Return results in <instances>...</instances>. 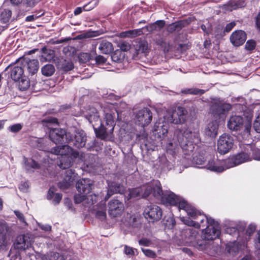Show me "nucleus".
<instances>
[{"instance_id":"obj_1","label":"nucleus","mask_w":260,"mask_h":260,"mask_svg":"<svg viewBox=\"0 0 260 260\" xmlns=\"http://www.w3.org/2000/svg\"><path fill=\"white\" fill-rule=\"evenodd\" d=\"M104 113V120L106 127L100 123L92 124V126L96 137L103 140L111 141L113 138V131L115 125V119L118 113L115 106L109 103H105L100 106Z\"/></svg>"},{"instance_id":"obj_2","label":"nucleus","mask_w":260,"mask_h":260,"mask_svg":"<svg viewBox=\"0 0 260 260\" xmlns=\"http://www.w3.org/2000/svg\"><path fill=\"white\" fill-rule=\"evenodd\" d=\"M207 227L203 231L201 239H197L193 246L200 250H205L209 255H213L217 248L213 245V240L218 237L220 232L217 223L211 217H206Z\"/></svg>"},{"instance_id":"obj_3","label":"nucleus","mask_w":260,"mask_h":260,"mask_svg":"<svg viewBox=\"0 0 260 260\" xmlns=\"http://www.w3.org/2000/svg\"><path fill=\"white\" fill-rule=\"evenodd\" d=\"M178 144L182 149L184 154L190 155L193 152L195 145L200 141L199 131L184 127L177 129L175 132Z\"/></svg>"},{"instance_id":"obj_4","label":"nucleus","mask_w":260,"mask_h":260,"mask_svg":"<svg viewBox=\"0 0 260 260\" xmlns=\"http://www.w3.org/2000/svg\"><path fill=\"white\" fill-rule=\"evenodd\" d=\"M155 186L156 189L158 191L157 192L155 193L156 199L160 200L164 204H168L173 206L178 205L179 210H184L187 215L193 216L196 214L194 207L188 205L181 197L170 191H163L160 182H156Z\"/></svg>"},{"instance_id":"obj_5","label":"nucleus","mask_w":260,"mask_h":260,"mask_svg":"<svg viewBox=\"0 0 260 260\" xmlns=\"http://www.w3.org/2000/svg\"><path fill=\"white\" fill-rule=\"evenodd\" d=\"M10 69V76L11 78L14 82H19L21 89L22 90L27 89L30 86L29 80L24 75V68L18 59L14 64L8 66L5 71Z\"/></svg>"},{"instance_id":"obj_6","label":"nucleus","mask_w":260,"mask_h":260,"mask_svg":"<svg viewBox=\"0 0 260 260\" xmlns=\"http://www.w3.org/2000/svg\"><path fill=\"white\" fill-rule=\"evenodd\" d=\"M241 148L240 152L225 159L226 168L230 169L252 160V145L245 144Z\"/></svg>"},{"instance_id":"obj_7","label":"nucleus","mask_w":260,"mask_h":260,"mask_svg":"<svg viewBox=\"0 0 260 260\" xmlns=\"http://www.w3.org/2000/svg\"><path fill=\"white\" fill-rule=\"evenodd\" d=\"M188 118L187 111L183 107L178 106L172 113H168L164 116L165 120L175 124L185 123Z\"/></svg>"},{"instance_id":"obj_8","label":"nucleus","mask_w":260,"mask_h":260,"mask_svg":"<svg viewBox=\"0 0 260 260\" xmlns=\"http://www.w3.org/2000/svg\"><path fill=\"white\" fill-rule=\"evenodd\" d=\"M86 142V134L83 130L76 131L74 135L70 132L66 136V142L80 148L85 146Z\"/></svg>"},{"instance_id":"obj_9","label":"nucleus","mask_w":260,"mask_h":260,"mask_svg":"<svg viewBox=\"0 0 260 260\" xmlns=\"http://www.w3.org/2000/svg\"><path fill=\"white\" fill-rule=\"evenodd\" d=\"M207 158L206 164L204 166H201V168H205L216 173H221L229 169L226 168L225 160L221 161L210 155H209Z\"/></svg>"},{"instance_id":"obj_10","label":"nucleus","mask_w":260,"mask_h":260,"mask_svg":"<svg viewBox=\"0 0 260 260\" xmlns=\"http://www.w3.org/2000/svg\"><path fill=\"white\" fill-rule=\"evenodd\" d=\"M231 104L221 101H215L211 106V112L216 118H224L226 113L231 110Z\"/></svg>"},{"instance_id":"obj_11","label":"nucleus","mask_w":260,"mask_h":260,"mask_svg":"<svg viewBox=\"0 0 260 260\" xmlns=\"http://www.w3.org/2000/svg\"><path fill=\"white\" fill-rule=\"evenodd\" d=\"M50 152L62 156H72L74 158H80L79 152L68 145L57 146L50 149Z\"/></svg>"},{"instance_id":"obj_12","label":"nucleus","mask_w":260,"mask_h":260,"mask_svg":"<svg viewBox=\"0 0 260 260\" xmlns=\"http://www.w3.org/2000/svg\"><path fill=\"white\" fill-rule=\"evenodd\" d=\"M152 120V113L149 108H144L136 113V122L142 127L148 125Z\"/></svg>"},{"instance_id":"obj_13","label":"nucleus","mask_w":260,"mask_h":260,"mask_svg":"<svg viewBox=\"0 0 260 260\" xmlns=\"http://www.w3.org/2000/svg\"><path fill=\"white\" fill-rule=\"evenodd\" d=\"M234 140L229 135L223 134L220 136L217 142V149L222 154L228 153L233 147Z\"/></svg>"},{"instance_id":"obj_14","label":"nucleus","mask_w":260,"mask_h":260,"mask_svg":"<svg viewBox=\"0 0 260 260\" xmlns=\"http://www.w3.org/2000/svg\"><path fill=\"white\" fill-rule=\"evenodd\" d=\"M143 214L149 222H154L161 218L162 212L160 208L158 206L150 205L145 208Z\"/></svg>"},{"instance_id":"obj_15","label":"nucleus","mask_w":260,"mask_h":260,"mask_svg":"<svg viewBox=\"0 0 260 260\" xmlns=\"http://www.w3.org/2000/svg\"><path fill=\"white\" fill-rule=\"evenodd\" d=\"M32 243V240L30 236L28 234H23L16 237L13 245L15 249L24 250L30 247Z\"/></svg>"},{"instance_id":"obj_16","label":"nucleus","mask_w":260,"mask_h":260,"mask_svg":"<svg viewBox=\"0 0 260 260\" xmlns=\"http://www.w3.org/2000/svg\"><path fill=\"white\" fill-rule=\"evenodd\" d=\"M196 214L193 216L188 215L193 219H196L197 221H194L190 219H188L185 220V223L188 226H193L196 228H199L201 226H205L208 223L206 222V217H209L206 215H202L201 212L196 209H195Z\"/></svg>"},{"instance_id":"obj_17","label":"nucleus","mask_w":260,"mask_h":260,"mask_svg":"<svg viewBox=\"0 0 260 260\" xmlns=\"http://www.w3.org/2000/svg\"><path fill=\"white\" fill-rule=\"evenodd\" d=\"M70 132L65 129L58 128H51L49 132L50 139L54 143L58 144L66 142V136Z\"/></svg>"},{"instance_id":"obj_18","label":"nucleus","mask_w":260,"mask_h":260,"mask_svg":"<svg viewBox=\"0 0 260 260\" xmlns=\"http://www.w3.org/2000/svg\"><path fill=\"white\" fill-rule=\"evenodd\" d=\"M124 211V206L122 202L118 200H112L108 203V213L112 217L121 215Z\"/></svg>"},{"instance_id":"obj_19","label":"nucleus","mask_w":260,"mask_h":260,"mask_svg":"<svg viewBox=\"0 0 260 260\" xmlns=\"http://www.w3.org/2000/svg\"><path fill=\"white\" fill-rule=\"evenodd\" d=\"M167 120L159 119L156 122L153 128L154 135L158 138H164L168 133V124Z\"/></svg>"},{"instance_id":"obj_20","label":"nucleus","mask_w":260,"mask_h":260,"mask_svg":"<svg viewBox=\"0 0 260 260\" xmlns=\"http://www.w3.org/2000/svg\"><path fill=\"white\" fill-rule=\"evenodd\" d=\"M93 181L88 178H82L79 180L76 184L78 191L81 194H87L92 190Z\"/></svg>"},{"instance_id":"obj_21","label":"nucleus","mask_w":260,"mask_h":260,"mask_svg":"<svg viewBox=\"0 0 260 260\" xmlns=\"http://www.w3.org/2000/svg\"><path fill=\"white\" fill-rule=\"evenodd\" d=\"M19 62H21L23 68L26 67L29 74L34 75L39 69V61L37 59H28L24 58V56L18 59Z\"/></svg>"},{"instance_id":"obj_22","label":"nucleus","mask_w":260,"mask_h":260,"mask_svg":"<svg viewBox=\"0 0 260 260\" xmlns=\"http://www.w3.org/2000/svg\"><path fill=\"white\" fill-rule=\"evenodd\" d=\"M86 119L92 125L100 123V115L97 109L94 107L89 106L84 112Z\"/></svg>"},{"instance_id":"obj_23","label":"nucleus","mask_w":260,"mask_h":260,"mask_svg":"<svg viewBox=\"0 0 260 260\" xmlns=\"http://www.w3.org/2000/svg\"><path fill=\"white\" fill-rule=\"evenodd\" d=\"M244 125V119L241 116L233 115L230 117L228 121V128L234 131L240 130Z\"/></svg>"},{"instance_id":"obj_24","label":"nucleus","mask_w":260,"mask_h":260,"mask_svg":"<svg viewBox=\"0 0 260 260\" xmlns=\"http://www.w3.org/2000/svg\"><path fill=\"white\" fill-rule=\"evenodd\" d=\"M246 40V33L241 30L234 31L230 36L231 43L235 46H240L243 44Z\"/></svg>"},{"instance_id":"obj_25","label":"nucleus","mask_w":260,"mask_h":260,"mask_svg":"<svg viewBox=\"0 0 260 260\" xmlns=\"http://www.w3.org/2000/svg\"><path fill=\"white\" fill-rule=\"evenodd\" d=\"M190 23V19H184L176 21L167 26L166 30L169 33L172 34L180 31L183 28L187 26Z\"/></svg>"},{"instance_id":"obj_26","label":"nucleus","mask_w":260,"mask_h":260,"mask_svg":"<svg viewBox=\"0 0 260 260\" xmlns=\"http://www.w3.org/2000/svg\"><path fill=\"white\" fill-rule=\"evenodd\" d=\"M124 190L125 188L124 186L120 183L115 182L109 183L107 194L105 199L107 200L111 196L115 193L122 194L124 192Z\"/></svg>"},{"instance_id":"obj_27","label":"nucleus","mask_w":260,"mask_h":260,"mask_svg":"<svg viewBox=\"0 0 260 260\" xmlns=\"http://www.w3.org/2000/svg\"><path fill=\"white\" fill-rule=\"evenodd\" d=\"M218 123L216 120L210 122L205 128V134L211 138H215L217 135Z\"/></svg>"},{"instance_id":"obj_28","label":"nucleus","mask_w":260,"mask_h":260,"mask_svg":"<svg viewBox=\"0 0 260 260\" xmlns=\"http://www.w3.org/2000/svg\"><path fill=\"white\" fill-rule=\"evenodd\" d=\"M156 182L159 181L158 180H154L150 184H147L142 187L143 189L142 198H147L151 193H152L153 196L156 198V196L155 193L158 191L156 189V187L155 186Z\"/></svg>"},{"instance_id":"obj_29","label":"nucleus","mask_w":260,"mask_h":260,"mask_svg":"<svg viewBox=\"0 0 260 260\" xmlns=\"http://www.w3.org/2000/svg\"><path fill=\"white\" fill-rule=\"evenodd\" d=\"M56 66L58 69L65 72L70 71L74 68V64L71 60L63 58L59 59Z\"/></svg>"},{"instance_id":"obj_30","label":"nucleus","mask_w":260,"mask_h":260,"mask_svg":"<svg viewBox=\"0 0 260 260\" xmlns=\"http://www.w3.org/2000/svg\"><path fill=\"white\" fill-rule=\"evenodd\" d=\"M99 49L101 53L108 54L113 50L112 44L105 40L99 42Z\"/></svg>"},{"instance_id":"obj_31","label":"nucleus","mask_w":260,"mask_h":260,"mask_svg":"<svg viewBox=\"0 0 260 260\" xmlns=\"http://www.w3.org/2000/svg\"><path fill=\"white\" fill-rule=\"evenodd\" d=\"M245 5V2L243 0L230 1L224 5V8L228 11H232L233 10L244 7Z\"/></svg>"},{"instance_id":"obj_32","label":"nucleus","mask_w":260,"mask_h":260,"mask_svg":"<svg viewBox=\"0 0 260 260\" xmlns=\"http://www.w3.org/2000/svg\"><path fill=\"white\" fill-rule=\"evenodd\" d=\"M166 24L165 20H157L154 23L149 24L146 26L148 31L152 32L153 31H159Z\"/></svg>"},{"instance_id":"obj_33","label":"nucleus","mask_w":260,"mask_h":260,"mask_svg":"<svg viewBox=\"0 0 260 260\" xmlns=\"http://www.w3.org/2000/svg\"><path fill=\"white\" fill-rule=\"evenodd\" d=\"M74 159L72 156L61 157L58 166L62 169L69 168L72 165Z\"/></svg>"},{"instance_id":"obj_34","label":"nucleus","mask_w":260,"mask_h":260,"mask_svg":"<svg viewBox=\"0 0 260 260\" xmlns=\"http://www.w3.org/2000/svg\"><path fill=\"white\" fill-rule=\"evenodd\" d=\"M208 155H206L205 154H196V155L193 156L192 162L196 165H201L202 166H205L207 161Z\"/></svg>"},{"instance_id":"obj_35","label":"nucleus","mask_w":260,"mask_h":260,"mask_svg":"<svg viewBox=\"0 0 260 260\" xmlns=\"http://www.w3.org/2000/svg\"><path fill=\"white\" fill-rule=\"evenodd\" d=\"M41 123L43 126L48 127V128H51V126L54 124L57 125L58 120L57 118L55 117H53L52 116H49L46 118H44L41 121Z\"/></svg>"},{"instance_id":"obj_36","label":"nucleus","mask_w":260,"mask_h":260,"mask_svg":"<svg viewBox=\"0 0 260 260\" xmlns=\"http://www.w3.org/2000/svg\"><path fill=\"white\" fill-rule=\"evenodd\" d=\"M55 71V67L51 64H47L44 66L41 69L42 74L46 77L51 76L54 73Z\"/></svg>"},{"instance_id":"obj_37","label":"nucleus","mask_w":260,"mask_h":260,"mask_svg":"<svg viewBox=\"0 0 260 260\" xmlns=\"http://www.w3.org/2000/svg\"><path fill=\"white\" fill-rule=\"evenodd\" d=\"M77 176V174L75 173L74 170L68 169L64 171L63 178L73 184Z\"/></svg>"},{"instance_id":"obj_38","label":"nucleus","mask_w":260,"mask_h":260,"mask_svg":"<svg viewBox=\"0 0 260 260\" xmlns=\"http://www.w3.org/2000/svg\"><path fill=\"white\" fill-rule=\"evenodd\" d=\"M124 55L121 51L117 50L111 55V58L113 62L117 63L121 62L124 59Z\"/></svg>"},{"instance_id":"obj_39","label":"nucleus","mask_w":260,"mask_h":260,"mask_svg":"<svg viewBox=\"0 0 260 260\" xmlns=\"http://www.w3.org/2000/svg\"><path fill=\"white\" fill-rule=\"evenodd\" d=\"M25 169L28 171H31V169H38L40 168V165L33 159H27L25 161Z\"/></svg>"},{"instance_id":"obj_40","label":"nucleus","mask_w":260,"mask_h":260,"mask_svg":"<svg viewBox=\"0 0 260 260\" xmlns=\"http://www.w3.org/2000/svg\"><path fill=\"white\" fill-rule=\"evenodd\" d=\"M106 209L105 204L102 205L100 208L95 213V217L100 220L103 221L106 219Z\"/></svg>"},{"instance_id":"obj_41","label":"nucleus","mask_w":260,"mask_h":260,"mask_svg":"<svg viewBox=\"0 0 260 260\" xmlns=\"http://www.w3.org/2000/svg\"><path fill=\"white\" fill-rule=\"evenodd\" d=\"M11 11L9 10H4L0 15V21L3 23H8L11 17Z\"/></svg>"},{"instance_id":"obj_42","label":"nucleus","mask_w":260,"mask_h":260,"mask_svg":"<svg viewBox=\"0 0 260 260\" xmlns=\"http://www.w3.org/2000/svg\"><path fill=\"white\" fill-rule=\"evenodd\" d=\"M181 92L184 94H190L193 95H202L204 94L205 91L204 90L198 88H187L181 90Z\"/></svg>"},{"instance_id":"obj_43","label":"nucleus","mask_w":260,"mask_h":260,"mask_svg":"<svg viewBox=\"0 0 260 260\" xmlns=\"http://www.w3.org/2000/svg\"><path fill=\"white\" fill-rule=\"evenodd\" d=\"M34 141L36 143L35 146L39 150H46L47 141L43 138H35Z\"/></svg>"},{"instance_id":"obj_44","label":"nucleus","mask_w":260,"mask_h":260,"mask_svg":"<svg viewBox=\"0 0 260 260\" xmlns=\"http://www.w3.org/2000/svg\"><path fill=\"white\" fill-rule=\"evenodd\" d=\"M226 249L230 253L234 254L237 253L239 250L237 242L234 241L233 242L229 243L226 246Z\"/></svg>"},{"instance_id":"obj_45","label":"nucleus","mask_w":260,"mask_h":260,"mask_svg":"<svg viewBox=\"0 0 260 260\" xmlns=\"http://www.w3.org/2000/svg\"><path fill=\"white\" fill-rule=\"evenodd\" d=\"M43 52L42 57L45 58L46 60H50L53 58L54 55V51L51 49H48L44 47L42 49Z\"/></svg>"},{"instance_id":"obj_46","label":"nucleus","mask_w":260,"mask_h":260,"mask_svg":"<svg viewBox=\"0 0 260 260\" xmlns=\"http://www.w3.org/2000/svg\"><path fill=\"white\" fill-rule=\"evenodd\" d=\"M142 192L143 189L142 187H137L130 190L129 195L130 198L142 197Z\"/></svg>"},{"instance_id":"obj_47","label":"nucleus","mask_w":260,"mask_h":260,"mask_svg":"<svg viewBox=\"0 0 260 260\" xmlns=\"http://www.w3.org/2000/svg\"><path fill=\"white\" fill-rule=\"evenodd\" d=\"M47 260H65L63 255H59L58 253L51 252L48 254Z\"/></svg>"},{"instance_id":"obj_48","label":"nucleus","mask_w":260,"mask_h":260,"mask_svg":"<svg viewBox=\"0 0 260 260\" xmlns=\"http://www.w3.org/2000/svg\"><path fill=\"white\" fill-rule=\"evenodd\" d=\"M73 184L63 178L62 180L58 183V187L62 190L67 189Z\"/></svg>"},{"instance_id":"obj_49","label":"nucleus","mask_w":260,"mask_h":260,"mask_svg":"<svg viewBox=\"0 0 260 260\" xmlns=\"http://www.w3.org/2000/svg\"><path fill=\"white\" fill-rule=\"evenodd\" d=\"M166 228L172 229H173L175 224L176 222L174 218L173 217H169L166 220L164 223Z\"/></svg>"},{"instance_id":"obj_50","label":"nucleus","mask_w":260,"mask_h":260,"mask_svg":"<svg viewBox=\"0 0 260 260\" xmlns=\"http://www.w3.org/2000/svg\"><path fill=\"white\" fill-rule=\"evenodd\" d=\"M22 124L16 123L9 126L8 129L12 133H16L19 132L22 128Z\"/></svg>"},{"instance_id":"obj_51","label":"nucleus","mask_w":260,"mask_h":260,"mask_svg":"<svg viewBox=\"0 0 260 260\" xmlns=\"http://www.w3.org/2000/svg\"><path fill=\"white\" fill-rule=\"evenodd\" d=\"M252 159H254L257 160H260V150L255 148L252 145V151L251 152Z\"/></svg>"},{"instance_id":"obj_52","label":"nucleus","mask_w":260,"mask_h":260,"mask_svg":"<svg viewBox=\"0 0 260 260\" xmlns=\"http://www.w3.org/2000/svg\"><path fill=\"white\" fill-rule=\"evenodd\" d=\"M141 250L143 251V253L145 254V255L147 257L154 258L156 256L155 252L152 250L149 249H145L143 248H142Z\"/></svg>"},{"instance_id":"obj_53","label":"nucleus","mask_w":260,"mask_h":260,"mask_svg":"<svg viewBox=\"0 0 260 260\" xmlns=\"http://www.w3.org/2000/svg\"><path fill=\"white\" fill-rule=\"evenodd\" d=\"M98 5V2L96 0H93L88 3L83 7L84 11H90L93 9Z\"/></svg>"},{"instance_id":"obj_54","label":"nucleus","mask_w":260,"mask_h":260,"mask_svg":"<svg viewBox=\"0 0 260 260\" xmlns=\"http://www.w3.org/2000/svg\"><path fill=\"white\" fill-rule=\"evenodd\" d=\"M86 194H76L74 196V201L76 204H80L84 201L86 198Z\"/></svg>"},{"instance_id":"obj_55","label":"nucleus","mask_w":260,"mask_h":260,"mask_svg":"<svg viewBox=\"0 0 260 260\" xmlns=\"http://www.w3.org/2000/svg\"><path fill=\"white\" fill-rule=\"evenodd\" d=\"M253 128L257 133H260V113L254 121Z\"/></svg>"},{"instance_id":"obj_56","label":"nucleus","mask_w":260,"mask_h":260,"mask_svg":"<svg viewBox=\"0 0 260 260\" xmlns=\"http://www.w3.org/2000/svg\"><path fill=\"white\" fill-rule=\"evenodd\" d=\"M118 46L121 51H127L131 48L130 44L126 42H121L119 43Z\"/></svg>"},{"instance_id":"obj_57","label":"nucleus","mask_w":260,"mask_h":260,"mask_svg":"<svg viewBox=\"0 0 260 260\" xmlns=\"http://www.w3.org/2000/svg\"><path fill=\"white\" fill-rule=\"evenodd\" d=\"M135 251H137V249H134L133 248L127 245L124 246V253L127 255L132 256L135 255Z\"/></svg>"},{"instance_id":"obj_58","label":"nucleus","mask_w":260,"mask_h":260,"mask_svg":"<svg viewBox=\"0 0 260 260\" xmlns=\"http://www.w3.org/2000/svg\"><path fill=\"white\" fill-rule=\"evenodd\" d=\"M256 46L255 42L253 40H248L247 41L245 45V48L247 50H253Z\"/></svg>"},{"instance_id":"obj_59","label":"nucleus","mask_w":260,"mask_h":260,"mask_svg":"<svg viewBox=\"0 0 260 260\" xmlns=\"http://www.w3.org/2000/svg\"><path fill=\"white\" fill-rule=\"evenodd\" d=\"M142 32L140 29L128 30V38H135L139 36Z\"/></svg>"},{"instance_id":"obj_60","label":"nucleus","mask_w":260,"mask_h":260,"mask_svg":"<svg viewBox=\"0 0 260 260\" xmlns=\"http://www.w3.org/2000/svg\"><path fill=\"white\" fill-rule=\"evenodd\" d=\"M62 196L61 193H56L55 194V196H54L52 200V203L54 205H57L58 204L61 199H62Z\"/></svg>"},{"instance_id":"obj_61","label":"nucleus","mask_w":260,"mask_h":260,"mask_svg":"<svg viewBox=\"0 0 260 260\" xmlns=\"http://www.w3.org/2000/svg\"><path fill=\"white\" fill-rule=\"evenodd\" d=\"M139 244L140 245L149 246L151 245V240L147 238H142L139 241Z\"/></svg>"},{"instance_id":"obj_62","label":"nucleus","mask_w":260,"mask_h":260,"mask_svg":"<svg viewBox=\"0 0 260 260\" xmlns=\"http://www.w3.org/2000/svg\"><path fill=\"white\" fill-rule=\"evenodd\" d=\"M256 229V225L254 224H250L248 226L247 230H246V234L248 236H250L251 234H252Z\"/></svg>"},{"instance_id":"obj_63","label":"nucleus","mask_w":260,"mask_h":260,"mask_svg":"<svg viewBox=\"0 0 260 260\" xmlns=\"http://www.w3.org/2000/svg\"><path fill=\"white\" fill-rule=\"evenodd\" d=\"M55 194V188L54 187H51L48 191L47 199L49 200L53 199Z\"/></svg>"},{"instance_id":"obj_64","label":"nucleus","mask_w":260,"mask_h":260,"mask_svg":"<svg viewBox=\"0 0 260 260\" xmlns=\"http://www.w3.org/2000/svg\"><path fill=\"white\" fill-rule=\"evenodd\" d=\"M255 246L257 249H260V231L256 234V237L254 241Z\"/></svg>"}]
</instances>
